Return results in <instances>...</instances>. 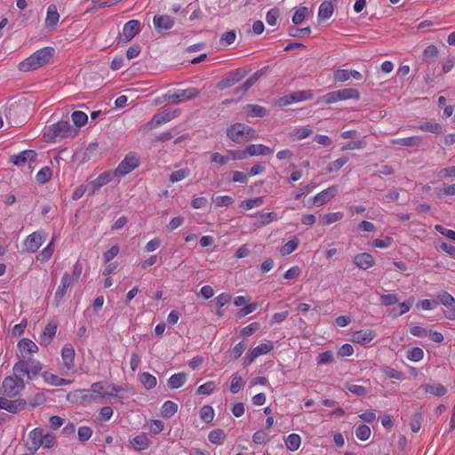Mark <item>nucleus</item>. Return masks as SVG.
<instances>
[{"mask_svg": "<svg viewBox=\"0 0 455 455\" xmlns=\"http://www.w3.org/2000/svg\"><path fill=\"white\" fill-rule=\"evenodd\" d=\"M52 177V170L49 166L41 168L36 175V180L38 184H44Z\"/></svg>", "mask_w": 455, "mask_h": 455, "instance_id": "obj_41", "label": "nucleus"}, {"mask_svg": "<svg viewBox=\"0 0 455 455\" xmlns=\"http://www.w3.org/2000/svg\"><path fill=\"white\" fill-rule=\"evenodd\" d=\"M26 406L24 400H9L5 397L0 396V410H4L11 413H17L23 410Z\"/></svg>", "mask_w": 455, "mask_h": 455, "instance_id": "obj_15", "label": "nucleus"}, {"mask_svg": "<svg viewBox=\"0 0 455 455\" xmlns=\"http://www.w3.org/2000/svg\"><path fill=\"white\" fill-rule=\"evenodd\" d=\"M16 355L20 358L19 361L26 360L28 363V361L27 360L28 355V339H21L18 342Z\"/></svg>", "mask_w": 455, "mask_h": 455, "instance_id": "obj_40", "label": "nucleus"}, {"mask_svg": "<svg viewBox=\"0 0 455 455\" xmlns=\"http://www.w3.org/2000/svg\"><path fill=\"white\" fill-rule=\"evenodd\" d=\"M421 139L419 136H411L407 138H399L391 140L393 145H399L404 147H416L419 145Z\"/></svg>", "mask_w": 455, "mask_h": 455, "instance_id": "obj_34", "label": "nucleus"}, {"mask_svg": "<svg viewBox=\"0 0 455 455\" xmlns=\"http://www.w3.org/2000/svg\"><path fill=\"white\" fill-rule=\"evenodd\" d=\"M377 336L375 331L371 329L355 331L351 334V341L360 345H367L372 341Z\"/></svg>", "mask_w": 455, "mask_h": 455, "instance_id": "obj_11", "label": "nucleus"}, {"mask_svg": "<svg viewBox=\"0 0 455 455\" xmlns=\"http://www.w3.org/2000/svg\"><path fill=\"white\" fill-rule=\"evenodd\" d=\"M307 14H308L307 7H305V6L299 7L293 14L292 22L295 25L300 24L305 20V18L307 16Z\"/></svg>", "mask_w": 455, "mask_h": 455, "instance_id": "obj_55", "label": "nucleus"}, {"mask_svg": "<svg viewBox=\"0 0 455 455\" xmlns=\"http://www.w3.org/2000/svg\"><path fill=\"white\" fill-rule=\"evenodd\" d=\"M42 377L47 384L53 387L67 386L70 385L73 382V380L60 378L58 375L51 373L49 371H44L42 373Z\"/></svg>", "mask_w": 455, "mask_h": 455, "instance_id": "obj_21", "label": "nucleus"}, {"mask_svg": "<svg viewBox=\"0 0 455 455\" xmlns=\"http://www.w3.org/2000/svg\"><path fill=\"white\" fill-rule=\"evenodd\" d=\"M355 433L359 440L366 441L370 438L371 431L367 425L363 424L355 427Z\"/></svg>", "mask_w": 455, "mask_h": 455, "instance_id": "obj_50", "label": "nucleus"}, {"mask_svg": "<svg viewBox=\"0 0 455 455\" xmlns=\"http://www.w3.org/2000/svg\"><path fill=\"white\" fill-rule=\"evenodd\" d=\"M179 115L180 111L178 109L165 110L157 115H155L152 117L150 124L152 126H158L174 119Z\"/></svg>", "mask_w": 455, "mask_h": 455, "instance_id": "obj_17", "label": "nucleus"}, {"mask_svg": "<svg viewBox=\"0 0 455 455\" xmlns=\"http://www.w3.org/2000/svg\"><path fill=\"white\" fill-rule=\"evenodd\" d=\"M155 29L158 33H164L174 26V19L167 14H156L153 18Z\"/></svg>", "mask_w": 455, "mask_h": 455, "instance_id": "obj_10", "label": "nucleus"}, {"mask_svg": "<svg viewBox=\"0 0 455 455\" xmlns=\"http://www.w3.org/2000/svg\"><path fill=\"white\" fill-rule=\"evenodd\" d=\"M299 244V240L297 236H294L292 239L285 243L281 248H280V253L283 256H287L291 254L293 251H295Z\"/></svg>", "mask_w": 455, "mask_h": 455, "instance_id": "obj_37", "label": "nucleus"}, {"mask_svg": "<svg viewBox=\"0 0 455 455\" xmlns=\"http://www.w3.org/2000/svg\"><path fill=\"white\" fill-rule=\"evenodd\" d=\"M438 299L440 300V303L446 307H450L455 305L454 297L447 291H442L440 294H438Z\"/></svg>", "mask_w": 455, "mask_h": 455, "instance_id": "obj_59", "label": "nucleus"}, {"mask_svg": "<svg viewBox=\"0 0 455 455\" xmlns=\"http://www.w3.org/2000/svg\"><path fill=\"white\" fill-rule=\"evenodd\" d=\"M57 331V325L53 323L47 324L40 336V344L47 346L54 338Z\"/></svg>", "mask_w": 455, "mask_h": 455, "instance_id": "obj_25", "label": "nucleus"}, {"mask_svg": "<svg viewBox=\"0 0 455 455\" xmlns=\"http://www.w3.org/2000/svg\"><path fill=\"white\" fill-rule=\"evenodd\" d=\"M244 382L243 377L235 373L231 377L229 390L232 394L238 393L243 387Z\"/></svg>", "mask_w": 455, "mask_h": 455, "instance_id": "obj_45", "label": "nucleus"}, {"mask_svg": "<svg viewBox=\"0 0 455 455\" xmlns=\"http://www.w3.org/2000/svg\"><path fill=\"white\" fill-rule=\"evenodd\" d=\"M354 263L357 267L366 270L375 265V259L371 254L363 252L355 256Z\"/></svg>", "mask_w": 455, "mask_h": 455, "instance_id": "obj_18", "label": "nucleus"}, {"mask_svg": "<svg viewBox=\"0 0 455 455\" xmlns=\"http://www.w3.org/2000/svg\"><path fill=\"white\" fill-rule=\"evenodd\" d=\"M339 94V100H346L350 99L359 100L360 93L356 89L353 88H346L339 91H337Z\"/></svg>", "mask_w": 455, "mask_h": 455, "instance_id": "obj_43", "label": "nucleus"}, {"mask_svg": "<svg viewBox=\"0 0 455 455\" xmlns=\"http://www.w3.org/2000/svg\"><path fill=\"white\" fill-rule=\"evenodd\" d=\"M216 390V384L214 381H208L197 388V394L199 395H212Z\"/></svg>", "mask_w": 455, "mask_h": 455, "instance_id": "obj_58", "label": "nucleus"}, {"mask_svg": "<svg viewBox=\"0 0 455 455\" xmlns=\"http://www.w3.org/2000/svg\"><path fill=\"white\" fill-rule=\"evenodd\" d=\"M343 217L344 213L342 212H329L321 216L319 222L323 226H329L332 223L339 221L340 220L343 219Z\"/></svg>", "mask_w": 455, "mask_h": 455, "instance_id": "obj_32", "label": "nucleus"}, {"mask_svg": "<svg viewBox=\"0 0 455 455\" xmlns=\"http://www.w3.org/2000/svg\"><path fill=\"white\" fill-rule=\"evenodd\" d=\"M284 443L286 448L291 451L299 450L301 444V437L298 434H290L285 439Z\"/></svg>", "mask_w": 455, "mask_h": 455, "instance_id": "obj_35", "label": "nucleus"}, {"mask_svg": "<svg viewBox=\"0 0 455 455\" xmlns=\"http://www.w3.org/2000/svg\"><path fill=\"white\" fill-rule=\"evenodd\" d=\"M417 129H419L422 132H431V133H435V134H438L441 132V125L435 122L420 123L417 126Z\"/></svg>", "mask_w": 455, "mask_h": 455, "instance_id": "obj_46", "label": "nucleus"}, {"mask_svg": "<svg viewBox=\"0 0 455 455\" xmlns=\"http://www.w3.org/2000/svg\"><path fill=\"white\" fill-rule=\"evenodd\" d=\"M263 204H264V197L259 196V197H255V198H250V199L243 200L240 203L239 206L243 211H249L253 208L259 207Z\"/></svg>", "mask_w": 455, "mask_h": 455, "instance_id": "obj_38", "label": "nucleus"}, {"mask_svg": "<svg viewBox=\"0 0 455 455\" xmlns=\"http://www.w3.org/2000/svg\"><path fill=\"white\" fill-rule=\"evenodd\" d=\"M55 50L52 47L47 46L41 48L30 54V70L37 69L45 64L49 63L54 55Z\"/></svg>", "mask_w": 455, "mask_h": 455, "instance_id": "obj_6", "label": "nucleus"}, {"mask_svg": "<svg viewBox=\"0 0 455 455\" xmlns=\"http://www.w3.org/2000/svg\"><path fill=\"white\" fill-rule=\"evenodd\" d=\"M424 357V351L420 347H412L409 349L406 353V358L411 362H419Z\"/></svg>", "mask_w": 455, "mask_h": 455, "instance_id": "obj_49", "label": "nucleus"}, {"mask_svg": "<svg viewBox=\"0 0 455 455\" xmlns=\"http://www.w3.org/2000/svg\"><path fill=\"white\" fill-rule=\"evenodd\" d=\"M54 239L52 238L51 242L44 247L36 257L35 264L39 267L40 264L44 263L49 260L54 251Z\"/></svg>", "mask_w": 455, "mask_h": 455, "instance_id": "obj_22", "label": "nucleus"}, {"mask_svg": "<svg viewBox=\"0 0 455 455\" xmlns=\"http://www.w3.org/2000/svg\"><path fill=\"white\" fill-rule=\"evenodd\" d=\"M25 377L28 378V363L20 360L13 366V374L4 379L3 394L9 397L20 396L25 389Z\"/></svg>", "mask_w": 455, "mask_h": 455, "instance_id": "obj_1", "label": "nucleus"}, {"mask_svg": "<svg viewBox=\"0 0 455 455\" xmlns=\"http://www.w3.org/2000/svg\"><path fill=\"white\" fill-rule=\"evenodd\" d=\"M228 137L234 142L241 144L257 138V132L251 127L235 123L227 130Z\"/></svg>", "mask_w": 455, "mask_h": 455, "instance_id": "obj_2", "label": "nucleus"}, {"mask_svg": "<svg viewBox=\"0 0 455 455\" xmlns=\"http://www.w3.org/2000/svg\"><path fill=\"white\" fill-rule=\"evenodd\" d=\"M246 114L253 117H264L268 111L262 106L257 104H249L245 107Z\"/></svg>", "mask_w": 455, "mask_h": 455, "instance_id": "obj_33", "label": "nucleus"}, {"mask_svg": "<svg viewBox=\"0 0 455 455\" xmlns=\"http://www.w3.org/2000/svg\"><path fill=\"white\" fill-rule=\"evenodd\" d=\"M140 23L137 20H132L126 22L123 28V36L126 42L131 41L139 32Z\"/></svg>", "mask_w": 455, "mask_h": 455, "instance_id": "obj_20", "label": "nucleus"}, {"mask_svg": "<svg viewBox=\"0 0 455 455\" xmlns=\"http://www.w3.org/2000/svg\"><path fill=\"white\" fill-rule=\"evenodd\" d=\"M71 119L77 127H82L87 123L88 116L84 112L77 110L72 113Z\"/></svg>", "mask_w": 455, "mask_h": 455, "instance_id": "obj_52", "label": "nucleus"}, {"mask_svg": "<svg viewBox=\"0 0 455 455\" xmlns=\"http://www.w3.org/2000/svg\"><path fill=\"white\" fill-rule=\"evenodd\" d=\"M67 400L73 403L84 404L96 400V396L88 389H76L67 395Z\"/></svg>", "mask_w": 455, "mask_h": 455, "instance_id": "obj_9", "label": "nucleus"}, {"mask_svg": "<svg viewBox=\"0 0 455 455\" xmlns=\"http://www.w3.org/2000/svg\"><path fill=\"white\" fill-rule=\"evenodd\" d=\"M252 441L256 444H266L270 441V436L266 432L259 430L252 435Z\"/></svg>", "mask_w": 455, "mask_h": 455, "instance_id": "obj_56", "label": "nucleus"}, {"mask_svg": "<svg viewBox=\"0 0 455 455\" xmlns=\"http://www.w3.org/2000/svg\"><path fill=\"white\" fill-rule=\"evenodd\" d=\"M75 355L76 352L71 344H65L61 349V371L63 373H75L76 365H75Z\"/></svg>", "mask_w": 455, "mask_h": 455, "instance_id": "obj_7", "label": "nucleus"}, {"mask_svg": "<svg viewBox=\"0 0 455 455\" xmlns=\"http://www.w3.org/2000/svg\"><path fill=\"white\" fill-rule=\"evenodd\" d=\"M47 233L44 230H39L30 234V251H36L45 242Z\"/></svg>", "mask_w": 455, "mask_h": 455, "instance_id": "obj_23", "label": "nucleus"}, {"mask_svg": "<svg viewBox=\"0 0 455 455\" xmlns=\"http://www.w3.org/2000/svg\"><path fill=\"white\" fill-rule=\"evenodd\" d=\"M28 159V150H23L17 155H12L9 158V162L15 166H24Z\"/></svg>", "mask_w": 455, "mask_h": 455, "instance_id": "obj_39", "label": "nucleus"}, {"mask_svg": "<svg viewBox=\"0 0 455 455\" xmlns=\"http://www.w3.org/2000/svg\"><path fill=\"white\" fill-rule=\"evenodd\" d=\"M214 203L217 207L228 206L234 203V199L230 196H218L214 198Z\"/></svg>", "mask_w": 455, "mask_h": 455, "instance_id": "obj_64", "label": "nucleus"}, {"mask_svg": "<svg viewBox=\"0 0 455 455\" xmlns=\"http://www.w3.org/2000/svg\"><path fill=\"white\" fill-rule=\"evenodd\" d=\"M313 133V131L309 127H299L297 128L294 132L293 136L295 137V140H301L307 137H309Z\"/></svg>", "mask_w": 455, "mask_h": 455, "instance_id": "obj_61", "label": "nucleus"}, {"mask_svg": "<svg viewBox=\"0 0 455 455\" xmlns=\"http://www.w3.org/2000/svg\"><path fill=\"white\" fill-rule=\"evenodd\" d=\"M199 415L200 419L204 422L210 423L213 420L215 413L213 408L211 405H204L200 409Z\"/></svg>", "mask_w": 455, "mask_h": 455, "instance_id": "obj_47", "label": "nucleus"}, {"mask_svg": "<svg viewBox=\"0 0 455 455\" xmlns=\"http://www.w3.org/2000/svg\"><path fill=\"white\" fill-rule=\"evenodd\" d=\"M293 102H299L298 92H294L286 96H283V97L280 98L277 101V103L280 106H287Z\"/></svg>", "mask_w": 455, "mask_h": 455, "instance_id": "obj_60", "label": "nucleus"}, {"mask_svg": "<svg viewBox=\"0 0 455 455\" xmlns=\"http://www.w3.org/2000/svg\"><path fill=\"white\" fill-rule=\"evenodd\" d=\"M247 346L243 341L239 342L236 344L230 351V356L236 360L238 359L245 351Z\"/></svg>", "mask_w": 455, "mask_h": 455, "instance_id": "obj_62", "label": "nucleus"}, {"mask_svg": "<svg viewBox=\"0 0 455 455\" xmlns=\"http://www.w3.org/2000/svg\"><path fill=\"white\" fill-rule=\"evenodd\" d=\"M199 95V90L194 87L183 89V90H174L173 92H168L165 95V99L172 103H180L185 100H192Z\"/></svg>", "mask_w": 455, "mask_h": 455, "instance_id": "obj_8", "label": "nucleus"}, {"mask_svg": "<svg viewBox=\"0 0 455 455\" xmlns=\"http://www.w3.org/2000/svg\"><path fill=\"white\" fill-rule=\"evenodd\" d=\"M317 365H326L334 362V355L331 351L322 352L316 358Z\"/></svg>", "mask_w": 455, "mask_h": 455, "instance_id": "obj_51", "label": "nucleus"}, {"mask_svg": "<svg viewBox=\"0 0 455 455\" xmlns=\"http://www.w3.org/2000/svg\"><path fill=\"white\" fill-rule=\"evenodd\" d=\"M74 283L75 282L72 280L70 275L68 272H65L54 293V299L58 303L62 301L67 294L68 288L71 287Z\"/></svg>", "mask_w": 455, "mask_h": 455, "instance_id": "obj_13", "label": "nucleus"}, {"mask_svg": "<svg viewBox=\"0 0 455 455\" xmlns=\"http://www.w3.org/2000/svg\"><path fill=\"white\" fill-rule=\"evenodd\" d=\"M382 372L388 379H399V380L403 379V372H401L394 368H391L389 366L384 367L382 369Z\"/></svg>", "mask_w": 455, "mask_h": 455, "instance_id": "obj_57", "label": "nucleus"}, {"mask_svg": "<svg viewBox=\"0 0 455 455\" xmlns=\"http://www.w3.org/2000/svg\"><path fill=\"white\" fill-rule=\"evenodd\" d=\"M255 217L258 219V223L260 226H267L274 221H277L280 219L278 214L275 212H258Z\"/></svg>", "mask_w": 455, "mask_h": 455, "instance_id": "obj_27", "label": "nucleus"}, {"mask_svg": "<svg viewBox=\"0 0 455 455\" xmlns=\"http://www.w3.org/2000/svg\"><path fill=\"white\" fill-rule=\"evenodd\" d=\"M131 444L136 451H144L149 447L150 442L145 434L136 435L131 440Z\"/></svg>", "mask_w": 455, "mask_h": 455, "instance_id": "obj_29", "label": "nucleus"}, {"mask_svg": "<svg viewBox=\"0 0 455 455\" xmlns=\"http://www.w3.org/2000/svg\"><path fill=\"white\" fill-rule=\"evenodd\" d=\"M30 453L36 452L40 447L50 449L55 446L56 437L54 435L44 434L41 428H35L30 431Z\"/></svg>", "mask_w": 455, "mask_h": 455, "instance_id": "obj_3", "label": "nucleus"}, {"mask_svg": "<svg viewBox=\"0 0 455 455\" xmlns=\"http://www.w3.org/2000/svg\"><path fill=\"white\" fill-rule=\"evenodd\" d=\"M78 438L81 442L84 443L88 441L92 435V430L90 427L82 426L77 431Z\"/></svg>", "mask_w": 455, "mask_h": 455, "instance_id": "obj_63", "label": "nucleus"}, {"mask_svg": "<svg viewBox=\"0 0 455 455\" xmlns=\"http://www.w3.org/2000/svg\"><path fill=\"white\" fill-rule=\"evenodd\" d=\"M60 20V14L58 12L57 7L54 4H51L47 8L46 18L44 20V25L48 29L54 30L58 25Z\"/></svg>", "mask_w": 455, "mask_h": 455, "instance_id": "obj_19", "label": "nucleus"}, {"mask_svg": "<svg viewBox=\"0 0 455 455\" xmlns=\"http://www.w3.org/2000/svg\"><path fill=\"white\" fill-rule=\"evenodd\" d=\"M338 193V186L333 185L316 194L313 197V204L319 207L330 202Z\"/></svg>", "mask_w": 455, "mask_h": 455, "instance_id": "obj_12", "label": "nucleus"}, {"mask_svg": "<svg viewBox=\"0 0 455 455\" xmlns=\"http://www.w3.org/2000/svg\"><path fill=\"white\" fill-rule=\"evenodd\" d=\"M77 132L74 131L67 121H60L51 126L49 137L53 141H58L66 138H74Z\"/></svg>", "mask_w": 455, "mask_h": 455, "instance_id": "obj_4", "label": "nucleus"}, {"mask_svg": "<svg viewBox=\"0 0 455 455\" xmlns=\"http://www.w3.org/2000/svg\"><path fill=\"white\" fill-rule=\"evenodd\" d=\"M139 379L145 389L151 390L156 387L157 384L156 378L149 372L144 371L140 374Z\"/></svg>", "mask_w": 455, "mask_h": 455, "instance_id": "obj_30", "label": "nucleus"}, {"mask_svg": "<svg viewBox=\"0 0 455 455\" xmlns=\"http://www.w3.org/2000/svg\"><path fill=\"white\" fill-rule=\"evenodd\" d=\"M345 388L358 396H365L367 395V390L364 387L348 382L346 384Z\"/></svg>", "mask_w": 455, "mask_h": 455, "instance_id": "obj_53", "label": "nucleus"}, {"mask_svg": "<svg viewBox=\"0 0 455 455\" xmlns=\"http://www.w3.org/2000/svg\"><path fill=\"white\" fill-rule=\"evenodd\" d=\"M208 439L212 443L220 444L225 439V434L221 429L212 430L209 433Z\"/></svg>", "mask_w": 455, "mask_h": 455, "instance_id": "obj_54", "label": "nucleus"}, {"mask_svg": "<svg viewBox=\"0 0 455 455\" xmlns=\"http://www.w3.org/2000/svg\"><path fill=\"white\" fill-rule=\"evenodd\" d=\"M191 172L188 168L174 171L170 175V181L172 183L181 181L190 175Z\"/></svg>", "mask_w": 455, "mask_h": 455, "instance_id": "obj_48", "label": "nucleus"}, {"mask_svg": "<svg viewBox=\"0 0 455 455\" xmlns=\"http://www.w3.org/2000/svg\"><path fill=\"white\" fill-rule=\"evenodd\" d=\"M188 375L185 372L172 374L167 381V385L171 389L181 387L187 381Z\"/></svg>", "mask_w": 455, "mask_h": 455, "instance_id": "obj_26", "label": "nucleus"}, {"mask_svg": "<svg viewBox=\"0 0 455 455\" xmlns=\"http://www.w3.org/2000/svg\"><path fill=\"white\" fill-rule=\"evenodd\" d=\"M106 386L107 385L103 382H94L92 384L90 391L95 396H96V395H99L100 397L115 396V394L108 393L105 391Z\"/></svg>", "mask_w": 455, "mask_h": 455, "instance_id": "obj_42", "label": "nucleus"}, {"mask_svg": "<svg viewBox=\"0 0 455 455\" xmlns=\"http://www.w3.org/2000/svg\"><path fill=\"white\" fill-rule=\"evenodd\" d=\"M178 404L172 401H166L161 407V415L165 419L172 418L178 411Z\"/></svg>", "mask_w": 455, "mask_h": 455, "instance_id": "obj_36", "label": "nucleus"}, {"mask_svg": "<svg viewBox=\"0 0 455 455\" xmlns=\"http://www.w3.org/2000/svg\"><path fill=\"white\" fill-rule=\"evenodd\" d=\"M424 393L430 394L435 396H443L446 394L447 390L442 384H425L421 386Z\"/></svg>", "mask_w": 455, "mask_h": 455, "instance_id": "obj_31", "label": "nucleus"}, {"mask_svg": "<svg viewBox=\"0 0 455 455\" xmlns=\"http://www.w3.org/2000/svg\"><path fill=\"white\" fill-rule=\"evenodd\" d=\"M274 348V346L271 341H267L266 343H261L257 347H253L251 351L253 355H255L256 359L263 355H267L270 353Z\"/></svg>", "mask_w": 455, "mask_h": 455, "instance_id": "obj_44", "label": "nucleus"}, {"mask_svg": "<svg viewBox=\"0 0 455 455\" xmlns=\"http://www.w3.org/2000/svg\"><path fill=\"white\" fill-rule=\"evenodd\" d=\"M111 181V174L108 172H102L95 180L88 183L89 195L95 194L101 187L108 184Z\"/></svg>", "mask_w": 455, "mask_h": 455, "instance_id": "obj_16", "label": "nucleus"}, {"mask_svg": "<svg viewBox=\"0 0 455 455\" xmlns=\"http://www.w3.org/2000/svg\"><path fill=\"white\" fill-rule=\"evenodd\" d=\"M244 73L242 69H235L228 73L219 84L218 88L220 90H225L232 87L239 81L243 79Z\"/></svg>", "mask_w": 455, "mask_h": 455, "instance_id": "obj_14", "label": "nucleus"}, {"mask_svg": "<svg viewBox=\"0 0 455 455\" xmlns=\"http://www.w3.org/2000/svg\"><path fill=\"white\" fill-rule=\"evenodd\" d=\"M140 161L137 153L130 152L124 156V158L115 169L114 175L118 177L124 176L135 170L140 165Z\"/></svg>", "mask_w": 455, "mask_h": 455, "instance_id": "obj_5", "label": "nucleus"}, {"mask_svg": "<svg viewBox=\"0 0 455 455\" xmlns=\"http://www.w3.org/2000/svg\"><path fill=\"white\" fill-rule=\"evenodd\" d=\"M247 153L251 156H267L272 155L274 150L263 144H251L247 147Z\"/></svg>", "mask_w": 455, "mask_h": 455, "instance_id": "obj_24", "label": "nucleus"}, {"mask_svg": "<svg viewBox=\"0 0 455 455\" xmlns=\"http://www.w3.org/2000/svg\"><path fill=\"white\" fill-rule=\"evenodd\" d=\"M333 4L330 1H323L318 9V19L321 20H329L333 14Z\"/></svg>", "mask_w": 455, "mask_h": 455, "instance_id": "obj_28", "label": "nucleus"}]
</instances>
